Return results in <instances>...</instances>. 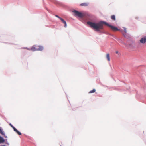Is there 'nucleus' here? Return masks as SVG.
<instances>
[{"label":"nucleus","instance_id":"f3484780","mask_svg":"<svg viewBox=\"0 0 146 146\" xmlns=\"http://www.w3.org/2000/svg\"><path fill=\"white\" fill-rule=\"evenodd\" d=\"M3 146H6L3 145Z\"/></svg>","mask_w":146,"mask_h":146},{"label":"nucleus","instance_id":"9b49d317","mask_svg":"<svg viewBox=\"0 0 146 146\" xmlns=\"http://www.w3.org/2000/svg\"><path fill=\"white\" fill-rule=\"evenodd\" d=\"M106 58L108 61H110V58L109 54H107L106 55Z\"/></svg>","mask_w":146,"mask_h":146},{"label":"nucleus","instance_id":"f8f14e48","mask_svg":"<svg viewBox=\"0 0 146 146\" xmlns=\"http://www.w3.org/2000/svg\"><path fill=\"white\" fill-rule=\"evenodd\" d=\"M95 91H96L95 89H94L90 91V92H89V93H94V92H95Z\"/></svg>","mask_w":146,"mask_h":146},{"label":"nucleus","instance_id":"f257e3e1","mask_svg":"<svg viewBox=\"0 0 146 146\" xmlns=\"http://www.w3.org/2000/svg\"><path fill=\"white\" fill-rule=\"evenodd\" d=\"M87 24L89 25L91 28L95 29L97 31H98L100 30L103 29V24H105L110 27L111 30L113 31L119 30L117 28L111 25L106 22L101 21L98 23H95L90 21H88L87 22Z\"/></svg>","mask_w":146,"mask_h":146},{"label":"nucleus","instance_id":"2eb2a0df","mask_svg":"<svg viewBox=\"0 0 146 146\" xmlns=\"http://www.w3.org/2000/svg\"><path fill=\"white\" fill-rule=\"evenodd\" d=\"M55 16L56 17H57L59 19H61V18L58 15H55Z\"/></svg>","mask_w":146,"mask_h":146},{"label":"nucleus","instance_id":"1a4fd4ad","mask_svg":"<svg viewBox=\"0 0 146 146\" xmlns=\"http://www.w3.org/2000/svg\"><path fill=\"white\" fill-rule=\"evenodd\" d=\"M60 20H61V21H62V22L64 23V27H66L67 25H66V23L65 21L63 19L61 18V19H60Z\"/></svg>","mask_w":146,"mask_h":146},{"label":"nucleus","instance_id":"4468645a","mask_svg":"<svg viewBox=\"0 0 146 146\" xmlns=\"http://www.w3.org/2000/svg\"><path fill=\"white\" fill-rule=\"evenodd\" d=\"M123 29H124V32H125V33H126L127 31L126 28L125 27H124Z\"/></svg>","mask_w":146,"mask_h":146},{"label":"nucleus","instance_id":"6e6552de","mask_svg":"<svg viewBox=\"0 0 146 146\" xmlns=\"http://www.w3.org/2000/svg\"><path fill=\"white\" fill-rule=\"evenodd\" d=\"M5 141V139L0 136V144L3 143Z\"/></svg>","mask_w":146,"mask_h":146},{"label":"nucleus","instance_id":"0eeeda50","mask_svg":"<svg viewBox=\"0 0 146 146\" xmlns=\"http://www.w3.org/2000/svg\"><path fill=\"white\" fill-rule=\"evenodd\" d=\"M37 48H36V46H34L31 48V50L33 51H37Z\"/></svg>","mask_w":146,"mask_h":146},{"label":"nucleus","instance_id":"f03ea898","mask_svg":"<svg viewBox=\"0 0 146 146\" xmlns=\"http://www.w3.org/2000/svg\"><path fill=\"white\" fill-rule=\"evenodd\" d=\"M73 12L74 13L75 15L80 18L84 16L83 13L79 12L77 11L74 10Z\"/></svg>","mask_w":146,"mask_h":146},{"label":"nucleus","instance_id":"20e7f679","mask_svg":"<svg viewBox=\"0 0 146 146\" xmlns=\"http://www.w3.org/2000/svg\"><path fill=\"white\" fill-rule=\"evenodd\" d=\"M9 125L12 127L13 128L14 131H15L19 135H20L21 134V133L19 132L17 129L15 128L13 126L12 124H10Z\"/></svg>","mask_w":146,"mask_h":146},{"label":"nucleus","instance_id":"7ed1b4c3","mask_svg":"<svg viewBox=\"0 0 146 146\" xmlns=\"http://www.w3.org/2000/svg\"><path fill=\"white\" fill-rule=\"evenodd\" d=\"M140 42L141 44H145L146 42V37L142 38L140 40Z\"/></svg>","mask_w":146,"mask_h":146},{"label":"nucleus","instance_id":"dca6fc26","mask_svg":"<svg viewBox=\"0 0 146 146\" xmlns=\"http://www.w3.org/2000/svg\"><path fill=\"white\" fill-rule=\"evenodd\" d=\"M115 53L116 54H117L118 53V52L117 51H116L115 52Z\"/></svg>","mask_w":146,"mask_h":146},{"label":"nucleus","instance_id":"39448f33","mask_svg":"<svg viewBox=\"0 0 146 146\" xmlns=\"http://www.w3.org/2000/svg\"><path fill=\"white\" fill-rule=\"evenodd\" d=\"M36 48L37 51H42L44 49L43 46H36Z\"/></svg>","mask_w":146,"mask_h":146},{"label":"nucleus","instance_id":"9d476101","mask_svg":"<svg viewBox=\"0 0 146 146\" xmlns=\"http://www.w3.org/2000/svg\"><path fill=\"white\" fill-rule=\"evenodd\" d=\"M88 3H84L81 4L80 5L81 6H87L88 5Z\"/></svg>","mask_w":146,"mask_h":146},{"label":"nucleus","instance_id":"ddd939ff","mask_svg":"<svg viewBox=\"0 0 146 146\" xmlns=\"http://www.w3.org/2000/svg\"><path fill=\"white\" fill-rule=\"evenodd\" d=\"M111 18L113 20H115V17L114 15H112L111 16Z\"/></svg>","mask_w":146,"mask_h":146},{"label":"nucleus","instance_id":"423d86ee","mask_svg":"<svg viewBox=\"0 0 146 146\" xmlns=\"http://www.w3.org/2000/svg\"><path fill=\"white\" fill-rule=\"evenodd\" d=\"M0 134L4 136V137L5 138H7V136H5V134L4 132L3 131L2 129L0 127Z\"/></svg>","mask_w":146,"mask_h":146}]
</instances>
